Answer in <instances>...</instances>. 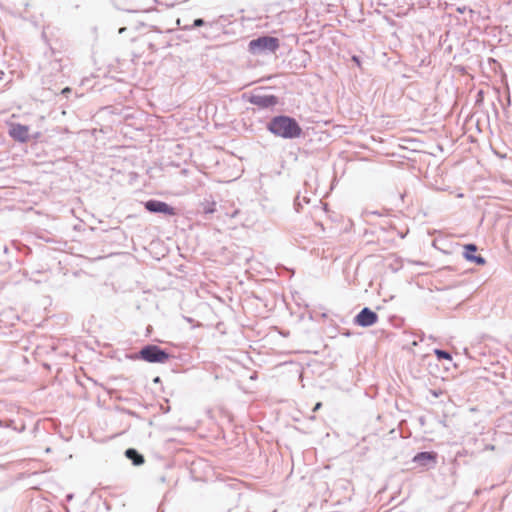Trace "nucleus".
Instances as JSON below:
<instances>
[{"label": "nucleus", "instance_id": "nucleus-22", "mask_svg": "<svg viewBox=\"0 0 512 512\" xmlns=\"http://www.w3.org/2000/svg\"><path fill=\"white\" fill-rule=\"evenodd\" d=\"M160 480H161V482H164L165 481V477H161Z\"/></svg>", "mask_w": 512, "mask_h": 512}, {"label": "nucleus", "instance_id": "nucleus-6", "mask_svg": "<svg viewBox=\"0 0 512 512\" xmlns=\"http://www.w3.org/2000/svg\"><path fill=\"white\" fill-rule=\"evenodd\" d=\"M145 209L151 213H161L168 216L177 215V209L158 200H148L144 203Z\"/></svg>", "mask_w": 512, "mask_h": 512}, {"label": "nucleus", "instance_id": "nucleus-1", "mask_svg": "<svg viewBox=\"0 0 512 512\" xmlns=\"http://www.w3.org/2000/svg\"><path fill=\"white\" fill-rule=\"evenodd\" d=\"M268 129L271 133L282 138H297L302 134V129L295 119L288 116L274 117Z\"/></svg>", "mask_w": 512, "mask_h": 512}, {"label": "nucleus", "instance_id": "nucleus-4", "mask_svg": "<svg viewBox=\"0 0 512 512\" xmlns=\"http://www.w3.org/2000/svg\"><path fill=\"white\" fill-rule=\"evenodd\" d=\"M243 97L253 105L259 108H269L278 103V98L274 95H266L259 92H254L249 95L244 94Z\"/></svg>", "mask_w": 512, "mask_h": 512}, {"label": "nucleus", "instance_id": "nucleus-19", "mask_svg": "<svg viewBox=\"0 0 512 512\" xmlns=\"http://www.w3.org/2000/svg\"><path fill=\"white\" fill-rule=\"evenodd\" d=\"M71 92V89L69 87H66L62 90V94H68Z\"/></svg>", "mask_w": 512, "mask_h": 512}, {"label": "nucleus", "instance_id": "nucleus-17", "mask_svg": "<svg viewBox=\"0 0 512 512\" xmlns=\"http://www.w3.org/2000/svg\"><path fill=\"white\" fill-rule=\"evenodd\" d=\"M185 268H186V266H185V265H183V264H179V265L176 267V269H177L178 271H180V272H182V273H185V274H186L187 272L185 271Z\"/></svg>", "mask_w": 512, "mask_h": 512}, {"label": "nucleus", "instance_id": "nucleus-15", "mask_svg": "<svg viewBox=\"0 0 512 512\" xmlns=\"http://www.w3.org/2000/svg\"><path fill=\"white\" fill-rule=\"evenodd\" d=\"M352 61H353V62H354V63H355L359 68H362V63H361V61H360V59H359V57H358V56H355V55H354V56H352Z\"/></svg>", "mask_w": 512, "mask_h": 512}, {"label": "nucleus", "instance_id": "nucleus-11", "mask_svg": "<svg viewBox=\"0 0 512 512\" xmlns=\"http://www.w3.org/2000/svg\"><path fill=\"white\" fill-rule=\"evenodd\" d=\"M403 258H395V264H390V267L393 272H397L403 266Z\"/></svg>", "mask_w": 512, "mask_h": 512}, {"label": "nucleus", "instance_id": "nucleus-21", "mask_svg": "<svg viewBox=\"0 0 512 512\" xmlns=\"http://www.w3.org/2000/svg\"><path fill=\"white\" fill-rule=\"evenodd\" d=\"M67 501H70L73 499V494H67L66 496Z\"/></svg>", "mask_w": 512, "mask_h": 512}, {"label": "nucleus", "instance_id": "nucleus-16", "mask_svg": "<svg viewBox=\"0 0 512 512\" xmlns=\"http://www.w3.org/2000/svg\"><path fill=\"white\" fill-rule=\"evenodd\" d=\"M202 25H204V21L202 19H196L194 21V27H200Z\"/></svg>", "mask_w": 512, "mask_h": 512}, {"label": "nucleus", "instance_id": "nucleus-5", "mask_svg": "<svg viewBox=\"0 0 512 512\" xmlns=\"http://www.w3.org/2000/svg\"><path fill=\"white\" fill-rule=\"evenodd\" d=\"M378 314L374 312L369 307H364L360 310V312L354 317V324L360 327H370L377 323Z\"/></svg>", "mask_w": 512, "mask_h": 512}, {"label": "nucleus", "instance_id": "nucleus-18", "mask_svg": "<svg viewBox=\"0 0 512 512\" xmlns=\"http://www.w3.org/2000/svg\"><path fill=\"white\" fill-rule=\"evenodd\" d=\"M322 407V403L321 402H317L313 408V412H316L318 411L320 408Z\"/></svg>", "mask_w": 512, "mask_h": 512}, {"label": "nucleus", "instance_id": "nucleus-10", "mask_svg": "<svg viewBox=\"0 0 512 512\" xmlns=\"http://www.w3.org/2000/svg\"><path fill=\"white\" fill-rule=\"evenodd\" d=\"M434 354L438 360H452L451 354L446 350L434 349Z\"/></svg>", "mask_w": 512, "mask_h": 512}, {"label": "nucleus", "instance_id": "nucleus-13", "mask_svg": "<svg viewBox=\"0 0 512 512\" xmlns=\"http://www.w3.org/2000/svg\"><path fill=\"white\" fill-rule=\"evenodd\" d=\"M406 260H407L408 265H416V266H421V267H429L430 266L426 262L416 261V260H413L412 258H406Z\"/></svg>", "mask_w": 512, "mask_h": 512}, {"label": "nucleus", "instance_id": "nucleus-2", "mask_svg": "<svg viewBox=\"0 0 512 512\" xmlns=\"http://www.w3.org/2000/svg\"><path fill=\"white\" fill-rule=\"evenodd\" d=\"M131 360H143L148 363H165L171 355L163 348L155 344L144 345L137 353L128 356Z\"/></svg>", "mask_w": 512, "mask_h": 512}, {"label": "nucleus", "instance_id": "nucleus-14", "mask_svg": "<svg viewBox=\"0 0 512 512\" xmlns=\"http://www.w3.org/2000/svg\"><path fill=\"white\" fill-rule=\"evenodd\" d=\"M467 261L473 262L476 265L482 266L486 263V258H465Z\"/></svg>", "mask_w": 512, "mask_h": 512}, {"label": "nucleus", "instance_id": "nucleus-12", "mask_svg": "<svg viewBox=\"0 0 512 512\" xmlns=\"http://www.w3.org/2000/svg\"><path fill=\"white\" fill-rule=\"evenodd\" d=\"M465 251L463 252L464 256H470V254L477 251V247L474 244H468L464 246Z\"/></svg>", "mask_w": 512, "mask_h": 512}, {"label": "nucleus", "instance_id": "nucleus-7", "mask_svg": "<svg viewBox=\"0 0 512 512\" xmlns=\"http://www.w3.org/2000/svg\"><path fill=\"white\" fill-rule=\"evenodd\" d=\"M438 454L434 451L418 452L412 461L421 467L433 468L437 463Z\"/></svg>", "mask_w": 512, "mask_h": 512}, {"label": "nucleus", "instance_id": "nucleus-20", "mask_svg": "<svg viewBox=\"0 0 512 512\" xmlns=\"http://www.w3.org/2000/svg\"><path fill=\"white\" fill-rule=\"evenodd\" d=\"M153 382H154V383H159V382H161L160 377H159V376L155 377V378L153 379Z\"/></svg>", "mask_w": 512, "mask_h": 512}, {"label": "nucleus", "instance_id": "nucleus-3", "mask_svg": "<svg viewBox=\"0 0 512 512\" xmlns=\"http://www.w3.org/2000/svg\"><path fill=\"white\" fill-rule=\"evenodd\" d=\"M279 47V39L272 36H262L251 40L248 44V50L252 54H260L264 52L274 53Z\"/></svg>", "mask_w": 512, "mask_h": 512}, {"label": "nucleus", "instance_id": "nucleus-8", "mask_svg": "<svg viewBox=\"0 0 512 512\" xmlns=\"http://www.w3.org/2000/svg\"><path fill=\"white\" fill-rule=\"evenodd\" d=\"M9 135L15 141L25 143L30 138V129L26 125H22L19 123H13L10 125Z\"/></svg>", "mask_w": 512, "mask_h": 512}, {"label": "nucleus", "instance_id": "nucleus-9", "mask_svg": "<svg viewBox=\"0 0 512 512\" xmlns=\"http://www.w3.org/2000/svg\"><path fill=\"white\" fill-rule=\"evenodd\" d=\"M124 455L127 459L131 461L134 466H141L145 462V458L143 454H141L135 448H128L125 450Z\"/></svg>", "mask_w": 512, "mask_h": 512}]
</instances>
